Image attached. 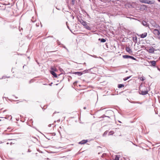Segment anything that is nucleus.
I'll list each match as a JSON object with an SVG mask.
<instances>
[{
	"label": "nucleus",
	"instance_id": "36",
	"mask_svg": "<svg viewBox=\"0 0 160 160\" xmlns=\"http://www.w3.org/2000/svg\"><path fill=\"white\" fill-rule=\"evenodd\" d=\"M118 122H120V123H122L120 121H118Z\"/></svg>",
	"mask_w": 160,
	"mask_h": 160
},
{
	"label": "nucleus",
	"instance_id": "32",
	"mask_svg": "<svg viewBox=\"0 0 160 160\" xmlns=\"http://www.w3.org/2000/svg\"><path fill=\"white\" fill-rule=\"evenodd\" d=\"M52 124H50L48 125V126L49 127H51V126Z\"/></svg>",
	"mask_w": 160,
	"mask_h": 160
},
{
	"label": "nucleus",
	"instance_id": "6",
	"mask_svg": "<svg viewBox=\"0 0 160 160\" xmlns=\"http://www.w3.org/2000/svg\"><path fill=\"white\" fill-rule=\"evenodd\" d=\"M152 24V25L155 28L158 29L160 30V26L158 24L154 22H153L152 23H151Z\"/></svg>",
	"mask_w": 160,
	"mask_h": 160
},
{
	"label": "nucleus",
	"instance_id": "30",
	"mask_svg": "<svg viewBox=\"0 0 160 160\" xmlns=\"http://www.w3.org/2000/svg\"><path fill=\"white\" fill-rule=\"evenodd\" d=\"M36 25L37 27H38L39 26V23H38V24L37 23H36Z\"/></svg>",
	"mask_w": 160,
	"mask_h": 160
},
{
	"label": "nucleus",
	"instance_id": "19",
	"mask_svg": "<svg viewBox=\"0 0 160 160\" xmlns=\"http://www.w3.org/2000/svg\"><path fill=\"white\" fill-rule=\"evenodd\" d=\"M124 85L123 84H119L118 85V88H121L123 87H124Z\"/></svg>",
	"mask_w": 160,
	"mask_h": 160
},
{
	"label": "nucleus",
	"instance_id": "50",
	"mask_svg": "<svg viewBox=\"0 0 160 160\" xmlns=\"http://www.w3.org/2000/svg\"><path fill=\"white\" fill-rule=\"evenodd\" d=\"M1 120H0V121H1Z\"/></svg>",
	"mask_w": 160,
	"mask_h": 160
},
{
	"label": "nucleus",
	"instance_id": "11",
	"mask_svg": "<svg viewBox=\"0 0 160 160\" xmlns=\"http://www.w3.org/2000/svg\"><path fill=\"white\" fill-rule=\"evenodd\" d=\"M147 24L148 23H147V22H145V21H143L142 22V24L143 26H145L146 27H147L148 26Z\"/></svg>",
	"mask_w": 160,
	"mask_h": 160
},
{
	"label": "nucleus",
	"instance_id": "35",
	"mask_svg": "<svg viewBox=\"0 0 160 160\" xmlns=\"http://www.w3.org/2000/svg\"><path fill=\"white\" fill-rule=\"evenodd\" d=\"M58 84V83L55 84V85H57Z\"/></svg>",
	"mask_w": 160,
	"mask_h": 160
},
{
	"label": "nucleus",
	"instance_id": "29",
	"mask_svg": "<svg viewBox=\"0 0 160 160\" xmlns=\"http://www.w3.org/2000/svg\"><path fill=\"white\" fill-rule=\"evenodd\" d=\"M77 81H76L75 82H74V83H73V84L74 85H76L77 83Z\"/></svg>",
	"mask_w": 160,
	"mask_h": 160
},
{
	"label": "nucleus",
	"instance_id": "2",
	"mask_svg": "<svg viewBox=\"0 0 160 160\" xmlns=\"http://www.w3.org/2000/svg\"><path fill=\"white\" fill-rule=\"evenodd\" d=\"M159 30H160L158 29H154L153 31V33L155 35L157 36L160 39V32Z\"/></svg>",
	"mask_w": 160,
	"mask_h": 160
},
{
	"label": "nucleus",
	"instance_id": "51",
	"mask_svg": "<svg viewBox=\"0 0 160 160\" xmlns=\"http://www.w3.org/2000/svg\"><path fill=\"white\" fill-rule=\"evenodd\" d=\"M159 58L160 59V57Z\"/></svg>",
	"mask_w": 160,
	"mask_h": 160
},
{
	"label": "nucleus",
	"instance_id": "4",
	"mask_svg": "<svg viewBox=\"0 0 160 160\" xmlns=\"http://www.w3.org/2000/svg\"><path fill=\"white\" fill-rule=\"evenodd\" d=\"M50 73L52 74L53 76L55 78H57V75L56 73L54 72V69L53 68H51V70L50 71Z\"/></svg>",
	"mask_w": 160,
	"mask_h": 160
},
{
	"label": "nucleus",
	"instance_id": "9",
	"mask_svg": "<svg viewBox=\"0 0 160 160\" xmlns=\"http://www.w3.org/2000/svg\"><path fill=\"white\" fill-rule=\"evenodd\" d=\"M88 142V140H83L82 141H81V142H79V144H85L86 142Z\"/></svg>",
	"mask_w": 160,
	"mask_h": 160
},
{
	"label": "nucleus",
	"instance_id": "21",
	"mask_svg": "<svg viewBox=\"0 0 160 160\" xmlns=\"http://www.w3.org/2000/svg\"><path fill=\"white\" fill-rule=\"evenodd\" d=\"M140 79L142 81H143L145 80V78L143 76H142L140 78Z\"/></svg>",
	"mask_w": 160,
	"mask_h": 160
},
{
	"label": "nucleus",
	"instance_id": "24",
	"mask_svg": "<svg viewBox=\"0 0 160 160\" xmlns=\"http://www.w3.org/2000/svg\"><path fill=\"white\" fill-rule=\"evenodd\" d=\"M72 0V4L73 5L75 3V0Z\"/></svg>",
	"mask_w": 160,
	"mask_h": 160
},
{
	"label": "nucleus",
	"instance_id": "12",
	"mask_svg": "<svg viewBox=\"0 0 160 160\" xmlns=\"http://www.w3.org/2000/svg\"><path fill=\"white\" fill-rule=\"evenodd\" d=\"M132 40L135 43H136L137 42V38L136 36L133 37H132Z\"/></svg>",
	"mask_w": 160,
	"mask_h": 160
},
{
	"label": "nucleus",
	"instance_id": "25",
	"mask_svg": "<svg viewBox=\"0 0 160 160\" xmlns=\"http://www.w3.org/2000/svg\"><path fill=\"white\" fill-rule=\"evenodd\" d=\"M107 133H108V131H105V132L104 133H103V136H105V135H106L107 134Z\"/></svg>",
	"mask_w": 160,
	"mask_h": 160
},
{
	"label": "nucleus",
	"instance_id": "8",
	"mask_svg": "<svg viewBox=\"0 0 160 160\" xmlns=\"http://www.w3.org/2000/svg\"><path fill=\"white\" fill-rule=\"evenodd\" d=\"M126 51L131 54L132 52V51L129 47H127L125 48Z\"/></svg>",
	"mask_w": 160,
	"mask_h": 160
},
{
	"label": "nucleus",
	"instance_id": "10",
	"mask_svg": "<svg viewBox=\"0 0 160 160\" xmlns=\"http://www.w3.org/2000/svg\"><path fill=\"white\" fill-rule=\"evenodd\" d=\"M84 26V28L87 30H90L91 29V28L87 25V23L86 24V25Z\"/></svg>",
	"mask_w": 160,
	"mask_h": 160
},
{
	"label": "nucleus",
	"instance_id": "3",
	"mask_svg": "<svg viewBox=\"0 0 160 160\" xmlns=\"http://www.w3.org/2000/svg\"><path fill=\"white\" fill-rule=\"evenodd\" d=\"M141 2L147 4H152L154 3V1H150L148 0H140Z\"/></svg>",
	"mask_w": 160,
	"mask_h": 160
},
{
	"label": "nucleus",
	"instance_id": "18",
	"mask_svg": "<svg viewBox=\"0 0 160 160\" xmlns=\"http://www.w3.org/2000/svg\"><path fill=\"white\" fill-rule=\"evenodd\" d=\"M120 158V155H116L115 158L113 160H119Z\"/></svg>",
	"mask_w": 160,
	"mask_h": 160
},
{
	"label": "nucleus",
	"instance_id": "17",
	"mask_svg": "<svg viewBox=\"0 0 160 160\" xmlns=\"http://www.w3.org/2000/svg\"><path fill=\"white\" fill-rule=\"evenodd\" d=\"M149 51L150 53H153L154 52V48H150L149 49Z\"/></svg>",
	"mask_w": 160,
	"mask_h": 160
},
{
	"label": "nucleus",
	"instance_id": "43",
	"mask_svg": "<svg viewBox=\"0 0 160 160\" xmlns=\"http://www.w3.org/2000/svg\"><path fill=\"white\" fill-rule=\"evenodd\" d=\"M52 84V83H51L49 85L51 86V84Z\"/></svg>",
	"mask_w": 160,
	"mask_h": 160
},
{
	"label": "nucleus",
	"instance_id": "22",
	"mask_svg": "<svg viewBox=\"0 0 160 160\" xmlns=\"http://www.w3.org/2000/svg\"><path fill=\"white\" fill-rule=\"evenodd\" d=\"M32 22H35L36 21V19L34 18L33 17L32 18V19L31 20Z\"/></svg>",
	"mask_w": 160,
	"mask_h": 160
},
{
	"label": "nucleus",
	"instance_id": "23",
	"mask_svg": "<svg viewBox=\"0 0 160 160\" xmlns=\"http://www.w3.org/2000/svg\"><path fill=\"white\" fill-rule=\"evenodd\" d=\"M62 46H61V47H62L64 48H65L67 50V51L68 52H69L68 49L64 45H62Z\"/></svg>",
	"mask_w": 160,
	"mask_h": 160
},
{
	"label": "nucleus",
	"instance_id": "37",
	"mask_svg": "<svg viewBox=\"0 0 160 160\" xmlns=\"http://www.w3.org/2000/svg\"><path fill=\"white\" fill-rule=\"evenodd\" d=\"M83 108H84V109H86V108L85 107H84Z\"/></svg>",
	"mask_w": 160,
	"mask_h": 160
},
{
	"label": "nucleus",
	"instance_id": "20",
	"mask_svg": "<svg viewBox=\"0 0 160 160\" xmlns=\"http://www.w3.org/2000/svg\"><path fill=\"white\" fill-rule=\"evenodd\" d=\"M131 77V76H130L127 77L125 78H123V80L124 81H126L128 79H129Z\"/></svg>",
	"mask_w": 160,
	"mask_h": 160
},
{
	"label": "nucleus",
	"instance_id": "42",
	"mask_svg": "<svg viewBox=\"0 0 160 160\" xmlns=\"http://www.w3.org/2000/svg\"><path fill=\"white\" fill-rule=\"evenodd\" d=\"M12 139H8V140H12Z\"/></svg>",
	"mask_w": 160,
	"mask_h": 160
},
{
	"label": "nucleus",
	"instance_id": "1",
	"mask_svg": "<svg viewBox=\"0 0 160 160\" xmlns=\"http://www.w3.org/2000/svg\"><path fill=\"white\" fill-rule=\"evenodd\" d=\"M139 93L142 95H145L148 93L149 90L148 87L145 86H140L139 87Z\"/></svg>",
	"mask_w": 160,
	"mask_h": 160
},
{
	"label": "nucleus",
	"instance_id": "7",
	"mask_svg": "<svg viewBox=\"0 0 160 160\" xmlns=\"http://www.w3.org/2000/svg\"><path fill=\"white\" fill-rule=\"evenodd\" d=\"M78 21H79L81 24L83 26L86 25L87 23L86 22L83 21L82 19H78Z\"/></svg>",
	"mask_w": 160,
	"mask_h": 160
},
{
	"label": "nucleus",
	"instance_id": "41",
	"mask_svg": "<svg viewBox=\"0 0 160 160\" xmlns=\"http://www.w3.org/2000/svg\"><path fill=\"white\" fill-rule=\"evenodd\" d=\"M94 57L96 58H97V57L96 56H94Z\"/></svg>",
	"mask_w": 160,
	"mask_h": 160
},
{
	"label": "nucleus",
	"instance_id": "38",
	"mask_svg": "<svg viewBox=\"0 0 160 160\" xmlns=\"http://www.w3.org/2000/svg\"><path fill=\"white\" fill-rule=\"evenodd\" d=\"M10 144L11 145L12 144V142H11L10 143Z\"/></svg>",
	"mask_w": 160,
	"mask_h": 160
},
{
	"label": "nucleus",
	"instance_id": "16",
	"mask_svg": "<svg viewBox=\"0 0 160 160\" xmlns=\"http://www.w3.org/2000/svg\"><path fill=\"white\" fill-rule=\"evenodd\" d=\"M98 40L102 42H104L106 41V39L104 38H99Z\"/></svg>",
	"mask_w": 160,
	"mask_h": 160
},
{
	"label": "nucleus",
	"instance_id": "13",
	"mask_svg": "<svg viewBox=\"0 0 160 160\" xmlns=\"http://www.w3.org/2000/svg\"><path fill=\"white\" fill-rule=\"evenodd\" d=\"M147 35V33H144L143 34H142L141 35V37L142 38H145Z\"/></svg>",
	"mask_w": 160,
	"mask_h": 160
},
{
	"label": "nucleus",
	"instance_id": "49",
	"mask_svg": "<svg viewBox=\"0 0 160 160\" xmlns=\"http://www.w3.org/2000/svg\"><path fill=\"white\" fill-rule=\"evenodd\" d=\"M59 75H60V74H59L58 75V76H59Z\"/></svg>",
	"mask_w": 160,
	"mask_h": 160
},
{
	"label": "nucleus",
	"instance_id": "31",
	"mask_svg": "<svg viewBox=\"0 0 160 160\" xmlns=\"http://www.w3.org/2000/svg\"><path fill=\"white\" fill-rule=\"evenodd\" d=\"M56 9H57L58 10H60L59 8L58 7V6L56 7Z\"/></svg>",
	"mask_w": 160,
	"mask_h": 160
},
{
	"label": "nucleus",
	"instance_id": "47",
	"mask_svg": "<svg viewBox=\"0 0 160 160\" xmlns=\"http://www.w3.org/2000/svg\"><path fill=\"white\" fill-rule=\"evenodd\" d=\"M107 117H108V118H110L109 116H107Z\"/></svg>",
	"mask_w": 160,
	"mask_h": 160
},
{
	"label": "nucleus",
	"instance_id": "40",
	"mask_svg": "<svg viewBox=\"0 0 160 160\" xmlns=\"http://www.w3.org/2000/svg\"><path fill=\"white\" fill-rule=\"evenodd\" d=\"M9 144V143L8 142H7V144Z\"/></svg>",
	"mask_w": 160,
	"mask_h": 160
},
{
	"label": "nucleus",
	"instance_id": "14",
	"mask_svg": "<svg viewBox=\"0 0 160 160\" xmlns=\"http://www.w3.org/2000/svg\"><path fill=\"white\" fill-rule=\"evenodd\" d=\"M75 74H77L79 76H80L82 74V73L80 72H75Z\"/></svg>",
	"mask_w": 160,
	"mask_h": 160
},
{
	"label": "nucleus",
	"instance_id": "34",
	"mask_svg": "<svg viewBox=\"0 0 160 160\" xmlns=\"http://www.w3.org/2000/svg\"><path fill=\"white\" fill-rule=\"evenodd\" d=\"M158 70L159 71H160V68H158Z\"/></svg>",
	"mask_w": 160,
	"mask_h": 160
},
{
	"label": "nucleus",
	"instance_id": "44",
	"mask_svg": "<svg viewBox=\"0 0 160 160\" xmlns=\"http://www.w3.org/2000/svg\"><path fill=\"white\" fill-rule=\"evenodd\" d=\"M67 27L68 28H69V27H68V26H67Z\"/></svg>",
	"mask_w": 160,
	"mask_h": 160
},
{
	"label": "nucleus",
	"instance_id": "27",
	"mask_svg": "<svg viewBox=\"0 0 160 160\" xmlns=\"http://www.w3.org/2000/svg\"><path fill=\"white\" fill-rule=\"evenodd\" d=\"M29 122H31V123H32L33 122V121H32V119H30L29 120Z\"/></svg>",
	"mask_w": 160,
	"mask_h": 160
},
{
	"label": "nucleus",
	"instance_id": "28",
	"mask_svg": "<svg viewBox=\"0 0 160 160\" xmlns=\"http://www.w3.org/2000/svg\"><path fill=\"white\" fill-rule=\"evenodd\" d=\"M33 80H30L29 81V83H31V82H33Z\"/></svg>",
	"mask_w": 160,
	"mask_h": 160
},
{
	"label": "nucleus",
	"instance_id": "46",
	"mask_svg": "<svg viewBox=\"0 0 160 160\" xmlns=\"http://www.w3.org/2000/svg\"><path fill=\"white\" fill-rule=\"evenodd\" d=\"M5 111H6V110H4V111H3V112H4Z\"/></svg>",
	"mask_w": 160,
	"mask_h": 160
},
{
	"label": "nucleus",
	"instance_id": "26",
	"mask_svg": "<svg viewBox=\"0 0 160 160\" xmlns=\"http://www.w3.org/2000/svg\"><path fill=\"white\" fill-rule=\"evenodd\" d=\"M61 75L63 74V70L61 68Z\"/></svg>",
	"mask_w": 160,
	"mask_h": 160
},
{
	"label": "nucleus",
	"instance_id": "33",
	"mask_svg": "<svg viewBox=\"0 0 160 160\" xmlns=\"http://www.w3.org/2000/svg\"><path fill=\"white\" fill-rule=\"evenodd\" d=\"M59 121H60V120L59 119L57 121V122H59Z\"/></svg>",
	"mask_w": 160,
	"mask_h": 160
},
{
	"label": "nucleus",
	"instance_id": "5",
	"mask_svg": "<svg viewBox=\"0 0 160 160\" xmlns=\"http://www.w3.org/2000/svg\"><path fill=\"white\" fill-rule=\"evenodd\" d=\"M123 58L125 59L130 58L133 60H136V59L133 57L128 55H124L122 56Z\"/></svg>",
	"mask_w": 160,
	"mask_h": 160
},
{
	"label": "nucleus",
	"instance_id": "48",
	"mask_svg": "<svg viewBox=\"0 0 160 160\" xmlns=\"http://www.w3.org/2000/svg\"><path fill=\"white\" fill-rule=\"evenodd\" d=\"M2 78H5V77H3Z\"/></svg>",
	"mask_w": 160,
	"mask_h": 160
},
{
	"label": "nucleus",
	"instance_id": "15",
	"mask_svg": "<svg viewBox=\"0 0 160 160\" xmlns=\"http://www.w3.org/2000/svg\"><path fill=\"white\" fill-rule=\"evenodd\" d=\"M150 62L151 63L152 66H155L156 65V62L155 61H150Z\"/></svg>",
	"mask_w": 160,
	"mask_h": 160
},
{
	"label": "nucleus",
	"instance_id": "39",
	"mask_svg": "<svg viewBox=\"0 0 160 160\" xmlns=\"http://www.w3.org/2000/svg\"><path fill=\"white\" fill-rule=\"evenodd\" d=\"M15 98L17 99L18 98V97H15Z\"/></svg>",
	"mask_w": 160,
	"mask_h": 160
},
{
	"label": "nucleus",
	"instance_id": "45",
	"mask_svg": "<svg viewBox=\"0 0 160 160\" xmlns=\"http://www.w3.org/2000/svg\"><path fill=\"white\" fill-rule=\"evenodd\" d=\"M159 2H160V0H158Z\"/></svg>",
	"mask_w": 160,
	"mask_h": 160
}]
</instances>
